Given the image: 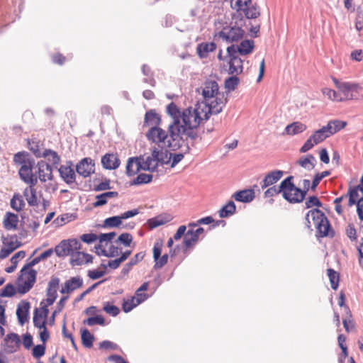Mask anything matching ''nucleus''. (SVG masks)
I'll list each match as a JSON object with an SVG mask.
<instances>
[{
	"mask_svg": "<svg viewBox=\"0 0 363 363\" xmlns=\"http://www.w3.org/2000/svg\"><path fill=\"white\" fill-rule=\"evenodd\" d=\"M5 341L6 342L7 346L10 348V352L16 351L17 349L20 347V337L16 333L8 334L5 339Z\"/></svg>",
	"mask_w": 363,
	"mask_h": 363,
	"instance_id": "40",
	"label": "nucleus"
},
{
	"mask_svg": "<svg viewBox=\"0 0 363 363\" xmlns=\"http://www.w3.org/2000/svg\"><path fill=\"white\" fill-rule=\"evenodd\" d=\"M233 197L237 201L248 203L255 198V192L252 189H245L235 192Z\"/></svg>",
	"mask_w": 363,
	"mask_h": 363,
	"instance_id": "36",
	"label": "nucleus"
},
{
	"mask_svg": "<svg viewBox=\"0 0 363 363\" xmlns=\"http://www.w3.org/2000/svg\"><path fill=\"white\" fill-rule=\"evenodd\" d=\"M235 210L236 207L235 203L232 201H230L219 211V216L220 218L229 217L235 213Z\"/></svg>",
	"mask_w": 363,
	"mask_h": 363,
	"instance_id": "45",
	"label": "nucleus"
},
{
	"mask_svg": "<svg viewBox=\"0 0 363 363\" xmlns=\"http://www.w3.org/2000/svg\"><path fill=\"white\" fill-rule=\"evenodd\" d=\"M167 113L173 118L174 121L172 123H175L176 121H181L182 113L177 106L172 102L167 107Z\"/></svg>",
	"mask_w": 363,
	"mask_h": 363,
	"instance_id": "47",
	"label": "nucleus"
},
{
	"mask_svg": "<svg viewBox=\"0 0 363 363\" xmlns=\"http://www.w3.org/2000/svg\"><path fill=\"white\" fill-rule=\"evenodd\" d=\"M28 147L36 157H42L43 150L41 148V144L38 141L34 140H29Z\"/></svg>",
	"mask_w": 363,
	"mask_h": 363,
	"instance_id": "50",
	"label": "nucleus"
},
{
	"mask_svg": "<svg viewBox=\"0 0 363 363\" xmlns=\"http://www.w3.org/2000/svg\"><path fill=\"white\" fill-rule=\"evenodd\" d=\"M163 247L162 240H157L155 242L152 249L153 259L155 261V269H160L164 267L168 262V255L164 254L161 256L162 249Z\"/></svg>",
	"mask_w": 363,
	"mask_h": 363,
	"instance_id": "19",
	"label": "nucleus"
},
{
	"mask_svg": "<svg viewBox=\"0 0 363 363\" xmlns=\"http://www.w3.org/2000/svg\"><path fill=\"white\" fill-rule=\"evenodd\" d=\"M161 121L160 116L153 110L146 112L145 115L144 125L148 127H158Z\"/></svg>",
	"mask_w": 363,
	"mask_h": 363,
	"instance_id": "37",
	"label": "nucleus"
},
{
	"mask_svg": "<svg viewBox=\"0 0 363 363\" xmlns=\"http://www.w3.org/2000/svg\"><path fill=\"white\" fill-rule=\"evenodd\" d=\"M245 34V31L240 27H224L219 33L218 37L228 43L238 42Z\"/></svg>",
	"mask_w": 363,
	"mask_h": 363,
	"instance_id": "15",
	"label": "nucleus"
},
{
	"mask_svg": "<svg viewBox=\"0 0 363 363\" xmlns=\"http://www.w3.org/2000/svg\"><path fill=\"white\" fill-rule=\"evenodd\" d=\"M332 80L339 91L342 101L358 100L362 98V94L360 93L362 88L359 85L340 82L335 77H333Z\"/></svg>",
	"mask_w": 363,
	"mask_h": 363,
	"instance_id": "8",
	"label": "nucleus"
},
{
	"mask_svg": "<svg viewBox=\"0 0 363 363\" xmlns=\"http://www.w3.org/2000/svg\"><path fill=\"white\" fill-rule=\"evenodd\" d=\"M58 172L62 179L67 184H72L76 181V174L74 169L67 164L61 165Z\"/></svg>",
	"mask_w": 363,
	"mask_h": 363,
	"instance_id": "27",
	"label": "nucleus"
},
{
	"mask_svg": "<svg viewBox=\"0 0 363 363\" xmlns=\"http://www.w3.org/2000/svg\"><path fill=\"white\" fill-rule=\"evenodd\" d=\"M217 45L215 43H201L197 45L196 53L200 58H206L210 52L216 50Z\"/></svg>",
	"mask_w": 363,
	"mask_h": 363,
	"instance_id": "32",
	"label": "nucleus"
},
{
	"mask_svg": "<svg viewBox=\"0 0 363 363\" xmlns=\"http://www.w3.org/2000/svg\"><path fill=\"white\" fill-rule=\"evenodd\" d=\"M283 175L284 172L281 170H274L267 173L261 182L262 189H265L268 186L274 185L281 179Z\"/></svg>",
	"mask_w": 363,
	"mask_h": 363,
	"instance_id": "29",
	"label": "nucleus"
},
{
	"mask_svg": "<svg viewBox=\"0 0 363 363\" xmlns=\"http://www.w3.org/2000/svg\"><path fill=\"white\" fill-rule=\"evenodd\" d=\"M15 294L16 289L11 284H8L0 289V297H11Z\"/></svg>",
	"mask_w": 363,
	"mask_h": 363,
	"instance_id": "56",
	"label": "nucleus"
},
{
	"mask_svg": "<svg viewBox=\"0 0 363 363\" xmlns=\"http://www.w3.org/2000/svg\"><path fill=\"white\" fill-rule=\"evenodd\" d=\"M254 42L250 40H242L239 45H232L230 47H233L236 55H247L250 54L254 49Z\"/></svg>",
	"mask_w": 363,
	"mask_h": 363,
	"instance_id": "30",
	"label": "nucleus"
},
{
	"mask_svg": "<svg viewBox=\"0 0 363 363\" xmlns=\"http://www.w3.org/2000/svg\"><path fill=\"white\" fill-rule=\"evenodd\" d=\"M37 177L40 179V182H46L52 179V169L48 163L44 161L38 162L37 164Z\"/></svg>",
	"mask_w": 363,
	"mask_h": 363,
	"instance_id": "22",
	"label": "nucleus"
},
{
	"mask_svg": "<svg viewBox=\"0 0 363 363\" xmlns=\"http://www.w3.org/2000/svg\"><path fill=\"white\" fill-rule=\"evenodd\" d=\"M329 277L331 287L333 289H337L339 286V274L332 269H328L327 271Z\"/></svg>",
	"mask_w": 363,
	"mask_h": 363,
	"instance_id": "51",
	"label": "nucleus"
},
{
	"mask_svg": "<svg viewBox=\"0 0 363 363\" xmlns=\"http://www.w3.org/2000/svg\"><path fill=\"white\" fill-rule=\"evenodd\" d=\"M42 157L45 158L52 165H57L60 162V157L57 152L50 149L43 150Z\"/></svg>",
	"mask_w": 363,
	"mask_h": 363,
	"instance_id": "43",
	"label": "nucleus"
},
{
	"mask_svg": "<svg viewBox=\"0 0 363 363\" xmlns=\"http://www.w3.org/2000/svg\"><path fill=\"white\" fill-rule=\"evenodd\" d=\"M315 163L316 160L315 157L311 154H308L305 157H301L296 162L297 164L308 170L313 169L315 167Z\"/></svg>",
	"mask_w": 363,
	"mask_h": 363,
	"instance_id": "38",
	"label": "nucleus"
},
{
	"mask_svg": "<svg viewBox=\"0 0 363 363\" xmlns=\"http://www.w3.org/2000/svg\"><path fill=\"white\" fill-rule=\"evenodd\" d=\"M213 112L203 104H195L194 107H189L183 111L182 113V121H176L179 130V135L189 138H194L192 130L197 128L201 123L209 118Z\"/></svg>",
	"mask_w": 363,
	"mask_h": 363,
	"instance_id": "2",
	"label": "nucleus"
},
{
	"mask_svg": "<svg viewBox=\"0 0 363 363\" xmlns=\"http://www.w3.org/2000/svg\"><path fill=\"white\" fill-rule=\"evenodd\" d=\"M82 285L83 279L79 276L72 277L64 283L60 289V293L69 294L74 290L81 288Z\"/></svg>",
	"mask_w": 363,
	"mask_h": 363,
	"instance_id": "23",
	"label": "nucleus"
},
{
	"mask_svg": "<svg viewBox=\"0 0 363 363\" xmlns=\"http://www.w3.org/2000/svg\"><path fill=\"white\" fill-rule=\"evenodd\" d=\"M140 169H143L141 159L138 157H130L128 159L126 165V174L128 176L136 174Z\"/></svg>",
	"mask_w": 363,
	"mask_h": 363,
	"instance_id": "31",
	"label": "nucleus"
},
{
	"mask_svg": "<svg viewBox=\"0 0 363 363\" xmlns=\"http://www.w3.org/2000/svg\"><path fill=\"white\" fill-rule=\"evenodd\" d=\"M294 177L289 176L281 182L282 196L291 203H301L306 195V191H302L292 182Z\"/></svg>",
	"mask_w": 363,
	"mask_h": 363,
	"instance_id": "7",
	"label": "nucleus"
},
{
	"mask_svg": "<svg viewBox=\"0 0 363 363\" xmlns=\"http://www.w3.org/2000/svg\"><path fill=\"white\" fill-rule=\"evenodd\" d=\"M10 205L13 210L20 212L25 206L23 196L18 193H15L11 199Z\"/></svg>",
	"mask_w": 363,
	"mask_h": 363,
	"instance_id": "41",
	"label": "nucleus"
},
{
	"mask_svg": "<svg viewBox=\"0 0 363 363\" xmlns=\"http://www.w3.org/2000/svg\"><path fill=\"white\" fill-rule=\"evenodd\" d=\"M168 220L164 219L161 216H157L151 219H149L147 221V223L149 225V227L152 228H157L160 225L165 224Z\"/></svg>",
	"mask_w": 363,
	"mask_h": 363,
	"instance_id": "61",
	"label": "nucleus"
},
{
	"mask_svg": "<svg viewBox=\"0 0 363 363\" xmlns=\"http://www.w3.org/2000/svg\"><path fill=\"white\" fill-rule=\"evenodd\" d=\"M149 283L147 281L144 282L135 291V299L137 303H141L144 302L148 298V295L145 293L147 290Z\"/></svg>",
	"mask_w": 363,
	"mask_h": 363,
	"instance_id": "42",
	"label": "nucleus"
},
{
	"mask_svg": "<svg viewBox=\"0 0 363 363\" xmlns=\"http://www.w3.org/2000/svg\"><path fill=\"white\" fill-rule=\"evenodd\" d=\"M19 219L18 215L11 213L6 212L3 218L2 224L5 230H16L18 227Z\"/></svg>",
	"mask_w": 363,
	"mask_h": 363,
	"instance_id": "28",
	"label": "nucleus"
},
{
	"mask_svg": "<svg viewBox=\"0 0 363 363\" xmlns=\"http://www.w3.org/2000/svg\"><path fill=\"white\" fill-rule=\"evenodd\" d=\"M169 134L160 127H151L146 133L147 139L156 144L159 150L167 151L179 149L184 143V138L179 135L177 122L168 126Z\"/></svg>",
	"mask_w": 363,
	"mask_h": 363,
	"instance_id": "1",
	"label": "nucleus"
},
{
	"mask_svg": "<svg viewBox=\"0 0 363 363\" xmlns=\"http://www.w3.org/2000/svg\"><path fill=\"white\" fill-rule=\"evenodd\" d=\"M45 343L43 345H38L33 347L32 354L35 358H40L45 354Z\"/></svg>",
	"mask_w": 363,
	"mask_h": 363,
	"instance_id": "62",
	"label": "nucleus"
},
{
	"mask_svg": "<svg viewBox=\"0 0 363 363\" xmlns=\"http://www.w3.org/2000/svg\"><path fill=\"white\" fill-rule=\"evenodd\" d=\"M118 196L117 191H107L96 196V201L93 203L94 207H100L107 203L109 199L116 198Z\"/></svg>",
	"mask_w": 363,
	"mask_h": 363,
	"instance_id": "35",
	"label": "nucleus"
},
{
	"mask_svg": "<svg viewBox=\"0 0 363 363\" xmlns=\"http://www.w3.org/2000/svg\"><path fill=\"white\" fill-rule=\"evenodd\" d=\"M122 220L120 216H112L104 220V226L108 228H116L120 226Z\"/></svg>",
	"mask_w": 363,
	"mask_h": 363,
	"instance_id": "52",
	"label": "nucleus"
},
{
	"mask_svg": "<svg viewBox=\"0 0 363 363\" xmlns=\"http://www.w3.org/2000/svg\"><path fill=\"white\" fill-rule=\"evenodd\" d=\"M76 170L84 177H89L95 171L94 163L91 158H84L77 164Z\"/></svg>",
	"mask_w": 363,
	"mask_h": 363,
	"instance_id": "20",
	"label": "nucleus"
},
{
	"mask_svg": "<svg viewBox=\"0 0 363 363\" xmlns=\"http://www.w3.org/2000/svg\"><path fill=\"white\" fill-rule=\"evenodd\" d=\"M82 343L87 348H91L93 346L94 340V335L86 329L82 331Z\"/></svg>",
	"mask_w": 363,
	"mask_h": 363,
	"instance_id": "48",
	"label": "nucleus"
},
{
	"mask_svg": "<svg viewBox=\"0 0 363 363\" xmlns=\"http://www.w3.org/2000/svg\"><path fill=\"white\" fill-rule=\"evenodd\" d=\"M140 303H137L134 296H131L129 298L124 299L122 305V308L124 312L128 313L132 311L135 307L138 306Z\"/></svg>",
	"mask_w": 363,
	"mask_h": 363,
	"instance_id": "53",
	"label": "nucleus"
},
{
	"mask_svg": "<svg viewBox=\"0 0 363 363\" xmlns=\"http://www.w3.org/2000/svg\"><path fill=\"white\" fill-rule=\"evenodd\" d=\"M152 179V174L143 173L138 175V177L134 179L133 183L135 184H147L150 182Z\"/></svg>",
	"mask_w": 363,
	"mask_h": 363,
	"instance_id": "59",
	"label": "nucleus"
},
{
	"mask_svg": "<svg viewBox=\"0 0 363 363\" xmlns=\"http://www.w3.org/2000/svg\"><path fill=\"white\" fill-rule=\"evenodd\" d=\"M237 75H232L225 81V86L229 91H233L239 84V79Z\"/></svg>",
	"mask_w": 363,
	"mask_h": 363,
	"instance_id": "57",
	"label": "nucleus"
},
{
	"mask_svg": "<svg viewBox=\"0 0 363 363\" xmlns=\"http://www.w3.org/2000/svg\"><path fill=\"white\" fill-rule=\"evenodd\" d=\"M125 247H129L133 241V236L128 233L121 234L117 240Z\"/></svg>",
	"mask_w": 363,
	"mask_h": 363,
	"instance_id": "63",
	"label": "nucleus"
},
{
	"mask_svg": "<svg viewBox=\"0 0 363 363\" xmlns=\"http://www.w3.org/2000/svg\"><path fill=\"white\" fill-rule=\"evenodd\" d=\"M30 303L27 301H21L17 306L16 315L20 325H23L28 321Z\"/></svg>",
	"mask_w": 363,
	"mask_h": 363,
	"instance_id": "26",
	"label": "nucleus"
},
{
	"mask_svg": "<svg viewBox=\"0 0 363 363\" xmlns=\"http://www.w3.org/2000/svg\"><path fill=\"white\" fill-rule=\"evenodd\" d=\"M101 164L104 169H116L121 164V160L116 153H106L101 158Z\"/></svg>",
	"mask_w": 363,
	"mask_h": 363,
	"instance_id": "24",
	"label": "nucleus"
},
{
	"mask_svg": "<svg viewBox=\"0 0 363 363\" xmlns=\"http://www.w3.org/2000/svg\"><path fill=\"white\" fill-rule=\"evenodd\" d=\"M35 186V185L29 184V186L26 188L23 191V196L30 206H37L38 205L37 192L36 189L34 188Z\"/></svg>",
	"mask_w": 363,
	"mask_h": 363,
	"instance_id": "34",
	"label": "nucleus"
},
{
	"mask_svg": "<svg viewBox=\"0 0 363 363\" xmlns=\"http://www.w3.org/2000/svg\"><path fill=\"white\" fill-rule=\"evenodd\" d=\"M204 229L201 227L198 228L196 230L189 229L186 233L185 232L184 238V250L186 251L195 246L199 240L201 235L203 234Z\"/></svg>",
	"mask_w": 363,
	"mask_h": 363,
	"instance_id": "18",
	"label": "nucleus"
},
{
	"mask_svg": "<svg viewBox=\"0 0 363 363\" xmlns=\"http://www.w3.org/2000/svg\"><path fill=\"white\" fill-rule=\"evenodd\" d=\"M323 94L326 96L328 99L335 101V102H341V97L340 96L339 91H335L330 88H323L322 89Z\"/></svg>",
	"mask_w": 363,
	"mask_h": 363,
	"instance_id": "49",
	"label": "nucleus"
},
{
	"mask_svg": "<svg viewBox=\"0 0 363 363\" xmlns=\"http://www.w3.org/2000/svg\"><path fill=\"white\" fill-rule=\"evenodd\" d=\"M307 129V125L300 121L293 122L284 129V134L293 136L304 132Z\"/></svg>",
	"mask_w": 363,
	"mask_h": 363,
	"instance_id": "33",
	"label": "nucleus"
},
{
	"mask_svg": "<svg viewBox=\"0 0 363 363\" xmlns=\"http://www.w3.org/2000/svg\"><path fill=\"white\" fill-rule=\"evenodd\" d=\"M227 57L228 64V74L231 75H238L242 72L243 62L233 47L227 48Z\"/></svg>",
	"mask_w": 363,
	"mask_h": 363,
	"instance_id": "14",
	"label": "nucleus"
},
{
	"mask_svg": "<svg viewBox=\"0 0 363 363\" xmlns=\"http://www.w3.org/2000/svg\"><path fill=\"white\" fill-rule=\"evenodd\" d=\"M203 101L199 104L206 105L213 114L220 113L227 103L223 92L220 91L219 86L215 80L207 79L201 86Z\"/></svg>",
	"mask_w": 363,
	"mask_h": 363,
	"instance_id": "3",
	"label": "nucleus"
},
{
	"mask_svg": "<svg viewBox=\"0 0 363 363\" xmlns=\"http://www.w3.org/2000/svg\"><path fill=\"white\" fill-rule=\"evenodd\" d=\"M80 238L86 243H92L96 240L99 241V235L98 236L94 233L83 234Z\"/></svg>",
	"mask_w": 363,
	"mask_h": 363,
	"instance_id": "64",
	"label": "nucleus"
},
{
	"mask_svg": "<svg viewBox=\"0 0 363 363\" xmlns=\"http://www.w3.org/2000/svg\"><path fill=\"white\" fill-rule=\"evenodd\" d=\"M3 247L0 251V258L5 259L21 245L16 235L2 237Z\"/></svg>",
	"mask_w": 363,
	"mask_h": 363,
	"instance_id": "16",
	"label": "nucleus"
},
{
	"mask_svg": "<svg viewBox=\"0 0 363 363\" xmlns=\"http://www.w3.org/2000/svg\"><path fill=\"white\" fill-rule=\"evenodd\" d=\"M306 225L311 228L312 225L315 226L317 233L320 237H333L334 231L323 211L318 208L311 209L308 211L305 217Z\"/></svg>",
	"mask_w": 363,
	"mask_h": 363,
	"instance_id": "5",
	"label": "nucleus"
},
{
	"mask_svg": "<svg viewBox=\"0 0 363 363\" xmlns=\"http://www.w3.org/2000/svg\"><path fill=\"white\" fill-rule=\"evenodd\" d=\"M40 303V307L36 308L33 312V322L35 328L38 329V334L40 340L45 343L50 339V333L46 327L49 309L48 306L43 305Z\"/></svg>",
	"mask_w": 363,
	"mask_h": 363,
	"instance_id": "6",
	"label": "nucleus"
},
{
	"mask_svg": "<svg viewBox=\"0 0 363 363\" xmlns=\"http://www.w3.org/2000/svg\"><path fill=\"white\" fill-rule=\"evenodd\" d=\"M347 125V123L346 121L338 119L329 121L326 125H324L321 128L314 131L311 135L301 147L300 152L302 153L306 152L309 150L312 149L314 145L323 142L325 139L344 129Z\"/></svg>",
	"mask_w": 363,
	"mask_h": 363,
	"instance_id": "4",
	"label": "nucleus"
},
{
	"mask_svg": "<svg viewBox=\"0 0 363 363\" xmlns=\"http://www.w3.org/2000/svg\"><path fill=\"white\" fill-rule=\"evenodd\" d=\"M361 192L363 194V189L361 187L357 186H354L353 188H350L347 194H345V197L348 198V203L347 206L349 207L354 205L359 196V192Z\"/></svg>",
	"mask_w": 363,
	"mask_h": 363,
	"instance_id": "39",
	"label": "nucleus"
},
{
	"mask_svg": "<svg viewBox=\"0 0 363 363\" xmlns=\"http://www.w3.org/2000/svg\"><path fill=\"white\" fill-rule=\"evenodd\" d=\"M230 6L247 18H257L260 16L258 6L252 4V0H230Z\"/></svg>",
	"mask_w": 363,
	"mask_h": 363,
	"instance_id": "11",
	"label": "nucleus"
},
{
	"mask_svg": "<svg viewBox=\"0 0 363 363\" xmlns=\"http://www.w3.org/2000/svg\"><path fill=\"white\" fill-rule=\"evenodd\" d=\"M81 249V243L77 239H68L62 240L55 247V252L57 257H66L72 255L74 251Z\"/></svg>",
	"mask_w": 363,
	"mask_h": 363,
	"instance_id": "13",
	"label": "nucleus"
},
{
	"mask_svg": "<svg viewBox=\"0 0 363 363\" xmlns=\"http://www.w3.org/2000/svg\"><path fill=\"white\" fill-rule=\"evenodd\" d=\"M93 257L87 253L74 251L70 256L69 263L72 266H79L92 262Z\"/></svg>",
	"mask_w": 363,
	"mask_h": 363,
	"instance_id": "25",
	"label": "nucleus"
},
{
	"mask_svg": "<svg viewBox=\"0 0 363 363\" xmlns=\"http://www.w3.org/2000/svg\"><path fill=\"white\" fill-rule=\"evenodd\" d=\"M103 310L111 316H116L120 313L119 308L109 302H106L104 303Z\"/></svg>",
	"mask_w": 363,
	"mask_h": 363,
	"instance_id": "55",
	"label": "nucleus"
},
{
	"mask_svg": "<svg viewBox=\"0 0 363 363\" xmlns=\"http://www.w3.org/2000/svg\"><path fill=\"white\" fill-rule=\"evenodd\" d=\"M104 318L101 315H96L95 317H89L86 320H84V323L89 326L94 325L96 324L103 325H104Z\"/></svg>",
	"mask_w": 363,
	"mask_h": 363,
	"instance_id": "60",
	"label": "nucleus"
},
{
	"mask_svg": "<svg viewBox=\"0 0 363 363\" xmlns=\"http://www.w3.org/2000/svg\"><path fill=\"white\" fill-rule=\"evenodd\" d=\"M34 160L29 157V155L26 152H18L13 156V162L16 165H20L22 167L24 164H26L30 161Z\"/></svg>",
	"mask_w": 363,
	"mask_h": 363,
	"instance_id": "44",
	"label": "nucleus"
},
{
	"mask_svg": "<svg viewBox=\"0 0 363 363\" xmlns=\"http://www.w3.org/2000/svg\"><path fill=\"white\" fill-rule=\"evenodd\" d=\"M167 151L159 150L154 147L152 152V156H148L145 160H141L143 170L154 171L157 167L158 162L167 163Z\"/></svg>",
	"mask_w": 363,
	"mask_h": 363,
	"instance_id": "12",
	"label": "nucleus"
},
{
	"mask_svg": "<svg viewBox=\"0 0 363 363\" xmlns=\"http://www.w3.org/2000/svg\"><path fill=\"white\" fill-rule=\"evenodd\" d=\"M322 206V203L316 196H311L306 199L305 201L306 208H319Z\"/></svg>",
	"mask_w": 363,
	"mask_h": 363,
	"instance_id": "54",
	"label": "nucleus"
},
{
	"mask_svg": "<svg viewBox=\"0 0 363 363\" xmlns=\"http://www.w3.org/2000/svg\"><path fill=\"white\" fill-rule=\"evenodd\" d=\"M282 189H281V182L280 183L279 186H272L269 188H268L264 193V197L265 199H269V202L272 203L274 201L273 197L277 196L279 194H282Z\"/></svg>",
	"mask_w": 363,
	"mask_h": 363,
	"instance_id": "46",
	"label": "nucleus"
},
{
	"mask_svg": "<svg viewBox=\"0 0 363 363\" xmlns=\"http://www.w3.org/2000/svg\"><path fill=\"white\" fill-rule=\"evenodd\" d=\"M60 284V279L57 277H52L50 280L47 289L46 296L47 298L45 300L46 304L45 306L52 305L56 300L57 297V291Z\"/></svg>",
	"mask_w": 363,
	"mask_h": 363,
	"instance_id": "21",
	"label": "nucleus"
},
{
	"mask_svg": "<svg viewBox=\"0 0 363 363\" xmlns=\"http://www.w3.org/2000/svg\"><path fill=\"white\" fill-rule=\"evenodd\" d=\"M37 272L35 269H28L23 267L16 281V290L21 294L28 292L36 281Z\"/></svg>",
	"mask_w": 363,
	"mask_h": 363,
	"instance_id": "10",
	"label": "nucleus"
},
{
	"mask_svg": "<svg viewBox=\"0 0 363 363\" xmlns=\"http://www.w3.org/2000/svg\"><path fill=\"white\" fill-rule=\"evenodd\" d=\"M346 309L349 310L348 307H346ZM342 323L347 333H350L354 329V323L350 311H348V316L343 319Z\"/></svg>",
	"mask_w": 363,
	"mask_h": 363,
	"instance_id": "58",
	"label": "nucleus"
},
{
	"mask_svg": "<svg viewBox=\"0 0 363 363\" xmlns=\"http://www.w3.org/2000/svg\"><path fill=\"white\" fill-rule=\"evenodd\" d=\"M35 164V161L23 165L18 170L20 178L27 184L36 185L38 183V177L33 173V167Z\"/></svg>",
	"mask_w": 363,
	"mask_h": 363,
	"instance_id": "17",
	"label": "nucleus"
},
{
	"mask_svg": "<svg viewBox=\"0 0 363 363\" xmlns=\"http://www.w3.org/2000/svg\"><path fill=\"white\" fill-rule=\"evenodd\" d=\"M116 233H101L99 235V243L95 246L99 255L108 257L118 255L119 249L112 245L111 240L116 236Z\"/></svg>",
	"mask_w": 363,
	"mask_h": 363,
	"instance_id": "9",
	"label": "nucleus"
}]
</instances>
